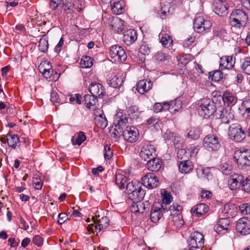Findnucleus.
Returning a JSON list of instances; mask_svg holds the SVG:
<instances>
[{
    "instance_id": "29",
    "label": "nucleus",
    "mask_w": 250,
    "mask_h": 250,
    "mask_svg": "<svg viewBox=\"0 0 250 250\" xmlns=\"http://www.w3.org/2000/svg\"><path fill=\"white\" fill-rule=\"evenodd\" d=\"M179 172L183 174H187L193 168V165L189 160H182L178 163Z\"/></svg>"
},
{
    "instance_id": "33",
    "label": "nucleus",
    "mask_w": 250,
    "mask_h": 250,
    "mask_svg": "<svg viewBox=\"0 0 250 250\" xmlns=\"http://www.w3.org/2000/svg\"><path fill=\"white\" fill-rule=\"evenodd\" d=\"M222 99L224 104L227 106L234 104L237 101V98L234 96L233 94L228 91H225L223 93Z\"/></svg>"
},
{
    "instance_id": "59",
    "label": "nucleus",
    "mask_w": 250,
    "mask_h": 250,
    "mask_svg": "<svg viewBox=\"0 0 250 250\" xmlns=\"http://www.w3.org/2000/svg\"><path fill=\"white\" fill-rule=\"evenodd\" d=\"M50 100L54 104H62V102H61V99L60 98L58 93L54 91H52L51 93Z\"/></svg>"
},
{
    "instance_id": "47",
    "label": "nucleus",
    "mask_w": 250,
    "mask_h": 250,
    "mask_svg": "<svg viewBox=\"0 0 250 250\" xmlns=\"http://www.w3.org/2000/svg\"><path fill=\"white\" fill-rule=\"evenodd\" d=\"M160 42L164 47L169 48L172 44L173 40L170 36L166 34L162 37Z\"/></svg>"
},
{
    "instance_id": "64",
    "label": "nucleus",
    "mask_w": 250,
    "mask_h": 250,
    "mask_svg": "<svg viewBox=\"0 0 250 250\" xmlns=\"http://www.w3.org/2000/svg\"><path fill=\"white\" fill-rule=\"evenodd\" d=\"M242 106L245 108V114L250 119V100L244 101Z\"/></svg>"
},
{
    "instance_id": "42",
    "label": "nucleus",
    "mask_w": 250,
    "mask_h": 250,
    "mask_svg": "<svg viewBox=\"0 0 250 250\" xmlns=\"http://www.w3.org/2000/svg\"><path fill=\"white\" fill-rule=\"evenodd\" d=\"M169 108V103H156L153 106V110L154 112L158 113L162 111L168 110Z\"/></svg>"
},
{
    "instance_id": "58",
    "label": "nucleus",
    "mask_w": 250,
    "mask_h": 250,
    "mask_svg": "<svg viewBox=\"0 0 250 250\" xmlns=\"http://www.w3.org/2000/svg\"><path fill=\"white\" fill-rule=\"evenodd\" d=\"M86 139V136L84 133L82 131H80L78 133L77 138L76 139V142H74V140H72L74 144L81 145Z\"/></svg>"
},
{
    "instance_id": "55",
    "label": "nucleus",
    "mask_w": 250,
    "mask_h": 250,
    "mask_svg": "<svg viewBox=\"0 0 250 250\" xmlns=\"http://www.w3.org/2000/svg\"><path fill=\"white\" fill-rule=\"evenodd\" d=\"M241 68L245 74L250 75V58H246L245 59Z\"/></svg>"
},
{
    "instance_id": "49",
    "label": "nucleus",
    "mask_w": 250,
    "mask_h": 250,
    "mask_svg": "<svg viewBox=\"0 0 250 250\" xmlns=\"http://www.w3.org/2000/svg\"><path fill=\"white\" fill-rule=\"evenodd\" d=\"M223 73L220 70H215L209 73V78H211V81L217 82L223 78Z\"/></svg>"
},
{
    "instance_id": "19",
    "label": "nucleus",
    "mask_w": 250,
    "mask_h": 250,
    "mask_svg": "<svg viewBox=\"0 0 250 250\" xmlns=\"http://www.w3.org/2000/svg\"><path fill=\"white\" fill-rule=\"evenodd\" d=\"M150 208V203L148 201L145 202H142L141 200H138L132 202L130 207L131 212L134 213H143L145 211L148 210Z\"/></svg>"
},
{
    "instance_id": "38",
    "label": "nucleus",
    "mask_w": 250,
    "mask_h": 250,
    "mask_svg": "<svg viewBox=\"0 0 250 250\" xmlns=\"http://www.w3.org/2000/svg\"><path fill=\"white\" fill-rule=\"evenodd\" d=\"M48 38L46 35H43L42 38L40 39L39 42V49L43 53H45L47 51L48 48Z\"/></svg>"
},
{
    "instance_id": "36",
    "label": "nucleus",
    "mask_w": 250,
    "mask_h": 250,
    "mask_svg": "<svg viewBox=\"0 0 250 250\" xmlns=\"http://www.w3.org/2000/svg\"><path fill=\"white\" fill-rule=\"evenodd\" d=\"M172 10L173 8L170 7V3H167L161 7L159 14L161 19H165L167 16L171 14Z\"/></svg>"
},
{
    "instance_id": "6",
    "label": "nucleus",
    "mask_w": 250,
    "mask_h": 250,
    "mask_svg": "<svg viewBox=\"0 0 250 250\" xmlns=\"http://www.w3.org/2000/svg\"><path fill=\"white\" fill-rule=\"evenodd\" d=\"M229 134L232 140L237 142H240L246 137L244 130L242 129L238 124H233L229 126Z\"/></svg>"
},
{
    "instance_id": "31",
    "label": "nucleus",
    "mask_w": 250,
    "mask_h": 250,
    "mask_svg": "<svg viewBox=\"0 0 250 250\" xmlns=\"http://www.w3.org/2000/svg\"><path fill=\"white\" fill-rule=\"evenodd\" d=\"M97 97L92 94H86L84 96V104L87 108L92 110L96 108L98 103Z\"/></svg>"
},
{
    "instance_id": "1",
    "label": "nucleus",
    "mask_w": 250,
    "mask_h": 250,
    "mask_svg": "<svg viewBox=\"0 0 250 250\" xmlns=\"http://www.w3.org/2000/svg\"><path fill=\"white\" fill-rule=\"evenodd\" d=\"M142 183L137 181H132L126 185V190L128 198L132 202L142 200L146 194L145 190L142 189Z\"/></svg>"
},
{
    "instance_id": "8",
    "label": "nucleus",
    "mask_w": 250,
    "mask_h": 250,
    "mask_svg": "<svg viewBox=\"0 0 250 250\" xmlns=\"http://www.w3.org/2000/svg\"><path fill=\"white\" fill-rule=\"evenodd\" d=\"M109 55L115 62H123L127 58L125 50L118 44L113 45L110 47Z\"/></svg>"
},
{
    "instance_id": "53",
    "label": "nucleus",
    "mask_w": 250,
    "mask_h": 250,
    "mask_svg": "<svg viewBox=\"0 0 250 250\" xmlns=\"http://www.w3.org/2000/svg\"><path fill=\"white\" fill-rule=\"evenodd\" d=\"M191 55L190 54H183L179 57L178 61L179 64L185 66L191 60Z\"/></svg>"
},
{
    "instance_id": "45",
    "label": "nucleus",
    "mask_w": 250,
    "mask_h": 250,
    "mask_svg": "<svg viewBox=\"0 0 250 250\" xmlns=\"http://www.w3.org/2000/svg\"><path fill=\"white\" fill-rule=\"evenodd\" d=\"M172 218L174 225L176 228H180L184 225V221L182 218L181 213L173 214Z\"/></svg>"
},
{
    "instance_id": "28",
    "label": "nucleus",
    "mask_w": 250,
    "mask_h": 250,
    "mask_svg": "<svg viewBox=\"0 0 250 250\" xmlns=\"http://www.w3.org/2000/svg\"><path fill=\"white\" fill-rule=\"evenodd\" d=\"M127 122L128 119L125 115L117 114L114 121L116 127L115 130H116L118 133L122 132L124 127H126Z\"/></svg>"
},
{
    "instance_id": "34",
    "label": "nucleus",
    "mask_w": 250,
    "mask_h": 250,
    "mask_svg": "<svg viewBox=\"0 0 250 250\" xmlns=\"http://www.w3.org/2000/svg\"><path fill=\"white\" fill-rule=\"evenodd\" d=\"M123 79L120 75H114L109 80L108 84L110 86L117 88L122 85L124 82Z\"/></svg>"
},
{
    "instance_id": "25",
    "label": "nucleus",
    "mask_w": 250,
    "mask_h": 250,
    "mask_svg": "<svg viewBox=\"0 0 250 250\" xmlns=\"http://www.w3.org/2000/svg\"><path fill=\"white\" fill-rule=\"evenodd\" d=\"M125 6V2L124 0H110L111 10L115 15H120L123 13Z\"/></svg>"
},
{
    "instance_id": "51",
    "label": "nucleus",
    "mask_w": 250,
    "mask_h": 250,
    "mask_svg": "<svg viewBox=\"0 0 250 250\" xmlns=\"http://www.w3.org/2000/svg\"><path fill=\"white\" fill-rule=\"evenodd\" d=\"M146 124L147 125H152L154 128L157 130L160 128L159 120L154 117H151L148 119H147L146 121Z\"/></svg>"
},
{
    "instance_id": "50",
    "label": "nucleus",
    "mask_w": 250,
    "mask_h": 250,
    "mask_svg": "<svg viewBox=\"0 0 250 250\" xmlns=\"http://www.w3.org/2000/svg\"><path fill=\"white\" fill-rule=\"evenodd\" d=\"M189 153L187 151V149L185 148H181L178 149L177 153V156L178 159L182 160H189Z\"/></svg>"
},
{
    "instance_id": "10",
    "label": "nucleus",
    "mask_w": 250,
    "mask_h": 250,
    "mask_svg": "<svg viewBox=\"0 0 250 250\" xmlns=\"http://www.w3.org/2000/svg\"><path fill=\"white\" fill-rule=\"evenodd\" d=\"M215 117L220 119L222 123L229 124L234 120V111L231 108L221 107L215 113Z\"/></svg>"
},
{
    "instance_id": "46",
    "label": "nucleus",
    "mask_w": 250,
    "mask_h": 250,
    "mask_svg": "<svg viewBox=\"0 0 250 250\" xmlns=\"http://www.w3.org/2000/svg\"><path fill=\"white\" fill-rule=\"evenodd\" d=\"M93 59L89 56H83L80 62L82 68H90L93 65Z\"/></svg>"
},
{
    "instance_id": "23",
    "label": "nucleus",
    "mask_w": 250,
    "mask_h": 250,
    "mask_svg": "<svg viewBox=\"0 0 250 250\" xmlns=\"http://www.w3.org/2000/svg\"><path fill=\"white\" fill-rule=\"evenodd\" d=\"M244 176L240 174L234 173L231 175L229 180V188L231 190H235L241 186L242 187Z\"/></svg>"
},
{
    "instance_id": "52",
    "label": "nucleus",
    "mask_w": 250,
    "mask_h": 250,
    "mask_svg": "<svg viewBox=\"0 0 250 250\" xmlns=\"http://www.w3.org/2000/svg\"><path fill=\"white\" fill-rule=\"evenodd\" d=\"M154 59L157 62H163L168 59V55L162 51H159L155 54Z\"/></svg>"
},
{
    "instance_id": "43",
    "label": "nucleus",
    "mask_w": 250,
    "mask_h": 250,
    "mask_svg": "<svg viewBox=\"0 0 250 250\" xmlns=\"http://www.w3.org/2000/svg\"><path fill=\"white\" fill-rule=\"evenodd\" d=\"M44 64H46V67L42 69L43 76L48 81H50V79L51 78V75L54 73V70L51 67V65L50 62H44Z\"/></svg>"
},
{
    "instance_id": "4",
    "label": "nucleus",
    "mask_w": 250,
    "mask_h": 250,
    "mask_svg": "<svg viewBox=\"0 0 250 250\" xmlns=\"http://www.w3.org/2000/svg\"><path fill=\"white\" fill-rule=\"evenodd\" d=\"M73 6L74 4L70 1L67 0H62L57 11L59 20L64 21L72 19L75 12Z\"/></svg>"
},
{
    "instance_id": "41",
    "label": "nucleus",
    "mask_w": 250,
    "mask_h": 250,
    "mask_svg": "<svg viewBox=\"0 0 250 250\" xmlns=\"http://www.w3.org/2000/svg\"><path fill=\"white\" fill-rule=\"evenodd\" d=\"M127 112L129 118L133 120L137 119L140 113L139 108L135 105L129 107Z\"/></svg>"
},
{
    "instance_id": "63",
    "label": "nucleus",
    "mask_w": 250,
    "mask_h": 250,
    "mask_svg": "<svg viewBox=\"0 0 250 250\" xmlns=\"http://www.w3.org/2000/svg\"><path fill=\"white\" fill-rule=\"evenodd\" d=\"M183 208L177 203H173L172 206L169 208V210L171 211H176L174 214H181Z\"/></svg>"
},
{
    "instance_id": "44",
    "label": "nucleus",
    "mask_w": 250,
    "mask_h": 250,
    "mask_svg": "<svg viewBox=\"0 0 250 250\" xmlns=\"http://www.w3.org/2000/svg\"><path fill=\"white\" fill-rule=\"evenodd\" d=\"M200 130L199 128L195 127H191L189 128L187 136L188 138L196 140L200 137Z\"/></svg>"
},
{
    "instance_id": "61",
    "label": "nucleus",
    "mask_w": 250,
    "mask_h": 250,
    "mask_svg": "<svg viewBox=\"0 0 250 250\" xmlns=\"http://www.w3.org/2000/svg\"><path fill=\"white\" fill-rule=\"evenodd\" d=\"M113 156V152L111 150L110 146L106 145L104 148V157L105 159H110Z\"/></svg>"
},
{
    "instance_id": "27",
    "label": "nucleus",
    "mask_w": 250,
    "mask_h": 250,
    "mask_svg": "<svg viewBox=\"0 0 250 250\" xmlns=\"http://www.w3.org/2000/svg\"><path fill=\"white\" fill-rule=\"evenodd\" d=\"M209 210V208L207 205L204 203H200L194 206L191 208V213L192 215L196 217H201L206 214Z\"/></svg>"
},
{
    "instance_id": "20",
    "label": "nucleus",
    "mask_w": 250,
    "mask_h": 250,
    "mask_svg": "<svg viewBox=\"0 0 250 250\" xmlns=\"http://www.w3.org/2000/svg\"><path fill=\"white\" fill-rule=\"evenodd\" d=\"M230 228V221L226 218H222L219 220L217 224L214 227V230L218 234L226 233Z\"/></svg>"
},
{
    "instance_id": "30",
    "label": "nucleus",
    "mask_w": 250,
    "mask_h": 250,
    "mask_svg": "<svg viewBox=\"0 0 250 250\" xmlns=\"http://www.w3.org/2000/svg\"><path fill=\"white\" fill-rule=\"evenodd\" d=\"M162 164V161L159 158L154 157L147 161L146 167L150 171L157 172L161 169Z\"/></svg>"
},
{
    "instance_id": "12",
    "label": "nucleus",
    "mask_w": 250,
    "mask_h": 250,
    "mask_svg": "<svg viewBox=\"0 0 250 250\" xmlns=\"http://www.w3.org/2000/svg\"><path fill=\"white\" fill-rule=\"evenodd\" d=\"M142 184L149 189L157 188L159 185V180L154 173L149 172L146 174L142 178Z\"/></svg>"
},
{
    "instance_id": "2",
    "label": "nucleus",
    "mask_w": 250,
    "mask_h": 250,
    "mask_svg": "<svg viewBox=\"0 0 250 250\" xmlns=\"http://www.w3.org/2000/svg\"><path fill=\"white\" fill-rule=\"evenodd\" d=\"M198 112L204 118L209 117L216 112L215 104L209 98H203L198 102Z\"/></svg>"
},
{
    "instance_id": "57",
    "label": "nucleus",
    "mask_w": 250,
    "mask_h": 250,
    "mask_svg": "<svg viewBox=\"0 0 250 250\" xmlns=\"http://www.w3.org/2000/svg\"><path fill=\"white\" fill-rule=\"evenodd\" d=\"M242 190L248 193H250V176L244 178L242 182Z\"/></svg>"
},
{
    "instance_id": "56",
    "label": "nucleus",
    "mask_w": 250,
    "mask_h": 250,
    "mask_svg": "<svg viewBox=\"0 0 250 250\" xmlns=\"http://www.w3.org/2000/svg\"><path fill=\"white\" fill-rule=\"evenodd\" d=\"M220 169L224 174L227 175L231 174L232 166L230 163H227L222 165Z\"/></svg>"
},
{
    "instance_id": "15",
    "label": "nucleus",
    "mask_w": 250,
    "mask_h": 250,
    "mask_svg": "<svg viewBox=\"0 0 250 250\" xmlns=\"http://www.w3.org/2000/svg\"><path fill=\"white\" fill-rule=\"evenodd\" d=\"M156 149L151 145H144L140 152V156L142 160L148 161L156 156Z\"/></svg>"
},
{
    "instance_id": "60",
    "label": "nucleus",
    "mask_w": 250,
    "mask_h": 250,
    "mask_svg": "<svg viewBox=\"0 0 250 250\" xmlns=\"http://www.w3.org/2000/svg\"><path fill=\"white\" fill-rule=\"evenodd\" d=\"M239 209L243 214H249L250 213V205L248 203L242 204L240 205Z\"/></svg>"
},
{
    "instance_id": "7",
    "label": "nucleus",
    "mask_w": 250,
    "mask_h": 250,
    "mask_svg": "<svg viewBox=\"0 0 250 250\" xmlns=\"http://www.w3.org/2000/svg\"><path fill=\"white\" fill-rule=\"evenodd\" d=\"M203 145L209 151H217L221 146L218 137L213 134L207 135L203 139Z\"/></svg>"
},
{
    "instance_id": "37",
    "label": "nucleus",
    "mask_w": 250,
    "mask_h": 250,
    "mask_svg": "<svg viewBox=\"0 0 250 250\" xmlns=\"http://www.w3.org/2000/svg\"><path fill=\"white\" fill-rule=\"evenodd\" d=\"M115 183L120 189L124 188L125 185H126L127 179L124 175L117 173L115 176Z\"/></svg>"
},
{
    "instance_id": "35",
    "label": "nucleus",
    "mask_w": 250,
    "mask_h": 250,
    "mask_svg": "<svg viewBox=\"0 0 250 250\" xmlns=\"http://www.w3.org/2000/svg\"><path fill=\"white\" fill-rule=\"evenodd\" d=\"M109 221L107 217H103L99 219L95 226V231L100 232L101 230L105 229L108 226Z\"/></svg>"
},
{
    "instance_id": "26",
    "label": "nucleus",
    "mask_w": 250,
    "mask_h": 250,
    "mask_svg": "<svg viewBox=\"0 0 250 250\" xmlns=\"http://www.w3.org/2000/svg\"><path fill=\"white\" fill-rule=\"evenodd\" d=\"M152 85L150 80H142L137 83L136 90L140 94H144L152 88Z\"/></svg>"
},
{
    "instance_id": "54",
    "label": "nucleus",
    "mask_w": 250,
    "mask_h": 250,
    "mask_svg": "<svg viewBox=\"0 0 250 250\" xmlns=\"http://www.w3.org/2000/svg\"><path fill=\"white\" fill-rule=\"evenodd\" d=\"M139 51L141 54L144 55H148L150 52V47L148 43L144 42L140 45Z\"/></svg>"
},
{
    "instance_id": "62",
    "label": "nucleus",
    "mask_w": 250,
    "mask_h": 250,
    "mask_svg": "<svg viewBox=\"0 0 250 250\" xmlns=\"http://www.w3.org/2000/svg\"><path fill=\"white\" fill-rule=\"evenodd\" d=\"M202 177L209 180L212 177V173L210 171V169L208 167L203 168L201 169Z\"/></svg>"
},
{
    "instance_id": "22",
    "label": "nucleus",
    "mask_w": 250,
    "mask_h": 250,
    "mask_svg": "<svg viewBox=\"0 0 250 250\" xmlns=\"http://www.w3.org/2000/svg\"><path fill=\"white\" fill-rule=\"evenodd\" d=\"M109 25L115 33H120L124 30V21L117 17L109 19Z\"/></svg>"
},
{
    "instance_id": "39",
    "label": "nucleus",
    "mask_w": 250,
    "mask_h": 250,
    "mask_svg": "<svg viewBox=\"0 0 250 250\" xmlns=\"http://www.w3.org/2000/svg\"><path fill=\"white\" fill-rule=\"evenodd\" d=\"M94 120L95 124L98 127L104 129L107 125V121L104 115L100 114L97 116Z\"/></svg>"
},
{
    "instance_id": "40",
    "label": "nucleus",
    "mask_w": 250,
    "mask_h": 250,
    "mask_svg": "<svg viewBox=\"0 0 250 250\" xmlns=\"http://www.w3.org/2000/svg\"><path fill=\"white\" fill-rule=\"evenodd\" d=\"M182 102L180 100L176 99L169 103V108L168 110L171 112L175 113L182 108Z\"/></svg>"
},
{
    "instance_id": "9",
    "label": "nucleus",
    "mask_w": 250,
    "mask_h": 250,
    "mask_svg": "<svg viewBox=\"0 0 250 250\" xmlns=\"http://www.w3.org/2000/svg\"><path fill=\"white\" fill-rule=\"evenodd\" d=\"M212 26L211 22L205 20L202 16H196L193 22V28L198 33H202L209 29Z\"/></svg>"
},
{
    "instance_id": "32",
    "label": "nucleus",
    "mask_w": 250,
    "mask_h": 250,
    "mask_svg": "<svg viewBox=\"0 0 250 250\" xmlns=\"http://www.w3.org/2000/svg\"><path fill=\"white\" fill-rule=\"evenodd\" d=\"M162 208L158 207L155 205H153L150 213V219L152 222L156 223L163 216Z\"/></svg>"
},
{
    "instance_id": "5",
    "label": "nucleus",
    "mask_w": 250,
    "mask_h": 250,
    "mask_svg": "<svg viewBox=\"0 0 250 250\" xmlns=\"http://www.w3.org/2000/svg\"><path fill=\"white\" fill-rule=\"evenodd\" d=\"M248 21V16L243 10H233L229 17V22L233 26H244Z\"/></svg>"
},
{
    "instance_id": "11",
    "label": "nucleus",
    "mask_w": 250,
    "mask_h": 250,
    "mask_svg": "<svg viewBox=\"0 0 250 250\" xmlns=\"http://www.w3.org/2000/svg\"><path fill=\"white\" fill-rule=\"evenodd\" d=\"M122 133L124 139L129 143L136 142L139 137L138 130L134 126H126Z\"/></svg>"
},
{
    "instance_id": "24",
    "label": "nucleus",
    "mask_w": 250,
    "mask_h": 250,
    "mask_svg": "<svg viewBox=\"0 0 250 250\" xmlns=\"http://www.w3.org/2000/svg\"><path fill=\"white\" fill-rule=\"evenodd\" d=\"M138 34L134 29L127 30L124 34L123 41L127 45H130L134 43L137 40Z\"/></svg>"
},
{
    "instance_id": "21",
    "label": "nucleus",
    "mask_w": 250,
    "mask_h": 250,
    "mask_svg": "<svg viewBox=\"0 0 250 250\" xmlns=\"http://www.w3.org/2000/svg\"><path fill=\"white\" fill-rule=\"evenodd\" d=\"M89 91L91 94L102 98L105 94V88L104 86L98 83H91L89 86Z\"/></svg>"
},
{
    "instance_id": "16",
    "label": "nucleus",
    "mask_w": 250,
    "mask_h": 250,
    "mask_svg": "<svg viewBox=\"0 0 250 250\" xmlns=\"http://www.w3.org/2000/svg\"><path fill=\"white\" fill-rule=\"evenodd\" d=\"M228 8L229 6L225 0H216L212 4L214 12L220 16H224L228 14Z\"/></svg>"
},
{
    "instance_id": "17",
    "label": "nucleus",
    "mask_w": 250,
    "mask_h": 250,
    "mask_svg": "<svg viewBox=\"0 0 250 250\" xmlns=\"http://www.w3.org/2000/svg\"><path fill=\"white\" fill-rule=\"evenodd\" d=\"M204 244V237L202 233L198 231H194L191 233L190 239L188 241V245L192 246V247H198L201 248Z\"/></svg>"
},
{
    "instance_id": "13",
    "label": "nucleus",
    "mask_w": 250,
    "mask_h": 250,
    "mask_svg": "<svg viewBox=\"0 0 250 250\" xmlns=\"http://www.w3.org/2000/svg\"><path fill=\"white\" fill-rule=\"evenodd\" d=\"M10 131L6 135H1L0 137V141L3 144H7L9 146L13 149L16 148L18 144L20 143L19 138L17 134H12Z\"/></svg>"
},
{
    "instance_id": "48",
    "label": "nucleus",
    "mask_w": 250,
    "mask_h": 250,
    "mask_svg": "<svg viewBox=\"0 0 250 250\" xmlns=\"http://www.w3.org/2000/svg\"><path fill=\"white\" fill-rule=\"evenodd\" d=\"M172 199V198L171 194L167 193V191L164 193L163 197V203L161 205H160L164 212L165 211H168V209H167V207H164V205H165V206L169 205L171 202Z\"/></svg>"
},
{
    "instance_id": "3",
    "label": "nucleus",
    "mask_w": 250,
    "mask_h": 250,
    "mask_svg": "<svg viewBox=\"0 0 250 250\" xmlns=\"http://www.w3.org/2000/svg\"><path fill=\"white\" fill-rule=\"evenodd\" d=\"M234 158L238 167L244 169L250 167V150L240 149L235 151Z\"/></svg>"
},
{
    "instance_id": "14",
    "label": "nucleus",
    "mask_w": 250,
    "mask_h": 250,
    "mask_svg": "<svg viewBox=\"0 0 250 250\" xmlns=\"http://www.w3.org/2000/svg\"><path fill=\"white\" fill-rule=\"evenodd\" d=\"M236 229L242 235H246L250 233V220L248 217L239 219L236 224Z\"/></svg>"
},
{
    "instance_id": "18",
    "label": "nucleus",
    "mask_w": 250,
    "mask_h": 250,
    "mask_svg": "<svg viewBox=\"0 0 250 250\" xmlns=\"http://www.w3.org/2000/svg\"><path fill=\"white\" fill-rule=\"evenodd\" d=\"M235 58L231 56H223L220 59L219 68L221 70L230 69L234 65Z\"/></svg>"
}]
</instances>
